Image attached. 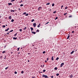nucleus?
Returning <instances> with one entry per match:
<instances>
[{"instance_id":"1","label":"nucleus","mask_w":78,"mask_h":78,"mask_svg":"<svg viewBox=\"0 0 78 78\" xmlns=\"http://www.w3.org/2000/svg\"><path fill=\"white\" fill-rule=\"evenodd\" d=\"M42 77H44L45 78H48V77L47 76L44 74L42 75Z\"/></svg>"},{"instance_id":"2","label":"nucleus","mask_w":78,"mask_h":78,"mask_svg":"<svg viewBox=\"0 0 78 78\" xmlns=\"http://www.w3.org/2000/svg\"><path fill=\"white\" fill-rule=\"evenodd\" d=\"M64 63H62V64H61L60 67H62L63 66H64Z\"/></svg>"},{"instance_id":"3","label":"nucleus","mask_w":78,"mask_h":78,"mask_svg":"<svg viewBox=\"0 0 78 78\" xmlns=\"http://www.w3.org/2000/svg\"><path fill=\"white\" fill-rule=\"evenodd\" d=\"M33 25L34 27H36V23H34L33 24Z\"/></svg>"},{"instance_id":"4","label":"nucleus","mask_w":78,"mask_h":78,"mask_svg":"<svg viewBox=\"0 0 78 78\" xmlns=\"http://www.w3.org/2000/svg\"><path fill=\"white\" fill-rule=\"evenodd\" d=\"M41 9H42V8H41V7H39L38 9L39 11H40V10H41Z\"/></svg>"},{"instance_id":"5","label":"nucleus","mask_w":78,"mask_h":78,"mask_svg":"<svg viewBox=\"0 0 78 78\" xmlns=\"http://www.w3.org/2000/svg\"><path fill=\"white\" fill-rule=\"evenodd\" d=\"M9 28H8L7 29L5 30V31H8V30H9Z\"/></svg>"},{"instance_id":"6","label":"nucleus","mask_w":78,"mask_h":78,"mask_svg":"<svg viewBox=\"0 0 78 78\" xmlns=\"http://www.w3.org/2000/svg\"><path fill=\"white\" fill-rule=\"evenodd\" d=\"M32 33L33 34H36V32H34V31H32Z\"/></svg>"},{"instance_id":"7","label":"nucleus","mask_w":78,"mask_h":78,"mask_svg":"<svg viewBox=\"0 0 78 78\" xmlns=\"http://www.w3.org/2000/svg\"><path fill=\"white\" fill-rule=\"evenodd\" d=\"M9 5H9H12V3H8Z\"/></svg>"},{"instance_id":"8","label":"nucleus","mask_w":78,"mask_h":78,"mask_svg":"<svg viewBox=\"0 0 78 78\" xmlns=\"http://www.w3.org/2000/svg\"><path fill=\"white\" fill-rule=\"evenodd\" d=\"M13 39H15V40H16L17 39V38L13 37Z\"/></svg>"},{"instance_id":"9","label":"nucleus","mask_w":78,"mask_h":78,"mask_svg":"<svg viewBox=\"0 0 78 78\" xmlns=\"http://www.w3.org/2000/svg\"><path fill=\"white\" fill-rule=\"evenodd\" d=\"M50 4V2H48L46 4V5H49Z\"/></svg>"},{"instance_id":"10","label":"nucleus","mask_w":78,"mask_h":78,"mask_svg":"<svg viewBox=\"0 0 78 78\" xmlns=\"http://www.w3.org/2000/svg\"><path fill=\"white\" fill-rule=\"evenodd\" d=\"M30 29L32 31L33 30V28L31 27H30Z\"/></svg>"},{"instance_id":"11","label":"nucleus","mask_w":78,"mask_h":78,"mask_svg":"<svg viewBox=\"0 0 78 78\" xmlns=\"http://www.w3.org/2000/svg\"><path fill=\"white\" fill-rule=\"evenodd\" d=\"M10 12H14V10H11L10 11Z\"/></svg>"},{"instance_id":"12","label":"nucleus","mask_w":78,"mask_h":78,"mask_svg":"<svg viewBox=\"0 0 78 78\" xmlns=\"http://www.w3.org/2000/svg\"><path fill=\"white\" fill-rule=\"evenodd\" d=\"M11 16H9V19H11Z\"/></svg>"},{"instance_id":"13","label":"nucleus","mask_w":78,"mask_h":78,"mask_svg":"<svg viewBox=\"0 0 78 78\" xmlns=\"http://www.w3.org/2000/svg\"><path fill=\"white\" fill-rule=\"evenodd\" d=\"M73 77V75H72V74L70 76V78H71Z\"/></svg>"},{"instance_id":"14","label":"nucleus","mask_w":78,"mask_h":78,"mask_svg":"<svg viewBox=\"0 0 78 78\" xmlns=\"http://www.w3.org/2000/svg\"><path fill=\"white\" fill-rule=\"evenodd\" d=\"M74 53V51H73L71 53V54H73Z\"/></svg>"},{"instance_id":"15","label":"nucleus","mask_w":78,"mask_h":78,"mask_svg":"<svg viewBox=\"0 0 78 78\" xmlns=\"http://www.w3.org/2000/svg\"><path fill=\"white\" fill-rule=\"evenodd\" d=\"M70 37V35H69L67 37V39H68Z\"/></svg>"},{"instance_id":"16","label":"nucleus","mask_w":78,"mask_h":78,"mask_svg":"<svg viewBox=\"0 0 78 78\" xmlns=\"http://www.w3.org/2000/svg\"><path fill=\"white\" fill-rule=\"evenodd\" d=\"M3 28H5L6 26L5 25H3L2 26Z\"/></svg>"},{"instance_id":"17","label":"nucleus","mask_w":78,"mask_h":78,"mask_svg":"<svg viewBox=\"0 0 78 78\" xmlns=\"http://www.w3.org/2000/svg\"><path fill=\"white\" fill-rule=\"evenodd\" d=\"M53 13L54 14H55V13H56V11H55L54 12H53Z\"/></svg>"},{"instance_id":"18","label":"nucleus","mask_w":78,"mask_h":78,"mask_svg":"<svg viewBox=\"0 0 78 78\" xmlns=\"http://www.w3.org/2000/svg\"><path fill=\"white\" fill-rule=\"evenodd\" d=\"M51 59V60H52V61H53V56H52V57Z\"/></svg>"},{"instance_id":"19","label":"nucleus","mask_w":78,"mask_h":78,"mask_svg":"<svg viewBox=\"0 0 78 78\" xmlns=\"http://www.w3.org/2000/svg\"><path fill=\"white\" fill-rule=\"evenodd\" d=\"M14 19L12 20H11L12 22H14Z\"/></svg>"},{"instance_id":"20","label":"nucleus","mask_w":78,"mask_h":78,"mask_svg":"<svg viewBox=\"0 0 78 78\" xmlns=\"http://www.w3.org/2000/svg\"><path fill=\"white\" fill-rule=\"evenodd\" d=\"M56 75V76H59V73H57Z\"/></svg>"},{"instance_id":"21","label":"nucleus","mask_w":78,"mask_h":78,"mask_svg":"<svg viewBox=\"0 0 78 78\" xmlns=\"http://www.w3.org/2000/svg\"><path fill=\"white\" fill-rule=\"evenodd\" d=\"M52 6H55V4L53 3L52 5Z\"/></svg>"},{"instance_id":"22","label":"nucleus","mask_w":78,"mask_h":78,"mask_svg":"<svg viewBox=\"0 0 78 78\" xmlns=\"http://www.w3.org/2000/svg\"><path fill=\"white\" fill-rule=\"evenodd\" d=\"M34 19H33V20H31L32 22H34Z\"/></svg>"},{"instance_id":"23","label":"nucleus","mask_w":78,"mask_h":78,"mask_svg":"<svg viewBox=\"0 0 78 78\" xmlns=\"http://www.w3.org/2000/svg\"><path fill=\"white\" fill-rule=\"evenodd\" d=\"M15 74H17V73L16 71L14 72Z\"/></svg>"},{"instance_id":"24","label":"nucleus","mask_w":78,"mask_h":78,"mask_svg":"<svg viewBox=\"0 0 78 78\" xmlns=\"http://www.w3.org/2000/svg\"><path fill=\"white\" fill-rule=\"evenodd\" d=\"M26 29H27V27H25L24 28L23 30H26Z\"/></svg>"},{"instance_id":"25","label":"nucleus","mask_w":78,"mask_h":78,"mask_svg":"<svg viewBox=\"0 0 78 78\" xmlns=\"http://www.w3.org/2000/svg\"><path fill=\"white\" fill-rule=\"evenodd\" d=\"M55 70H57V69H58V68H57V67H55L54 68Z\"/></svg>"},{"instance_id":"26","label":"nucleus","mask_w":78,"mask_h":78,"mask_svg":"<svg viewBox=\"0 0 78 78\" xmlns=\"http://www.w3.org/2000/svg\"><path fill=\"white\" fill-rule=\"evenodd\" d=\"M12 31H13V30H12L9 32V33H10V32H12Z\"/></svg>"},{"instance_id":"27","label":"nucleus","mask_w":78,"mask_h":78,"mask_svg":"<svg viewBox=\"0 0 78 78\" xmlns=\"http://www.w3.org/2000/svg\"><path fill=\"white\" fill-rule=\"evenodd\" d=\"M58 59H59V57H57L56 58V60H58Z\"/></svg>"},{"instance_id":"28","label":"nucleus","mask_w":78,"mask_h":78,"mask_svg":"<svg viewBox=\"0 0 78 78\" xmlns=\"http://www.w3.org/2000/svg\"><path fill=\"white\" fill-rule=\"evenodd\" d=\"M17 51H19V49H20V48H17Z\"/></svg>"},{"instance_id":"29","label":"nucleus","mask_w":78,"mask_h":78,"mask_svg":"<svg viewBox=\"0 0 78 78\" xmlns=\"http://www.w3.org/2000/svg\"><path fill=\"white\" fill-rule=\"evenodd\" d=\"M8 69V67H7L5 68V70H7V69Z\"/></svg>"},{"instance_id":"30","label":"nucleus","mask_w":78,"mask_h":78,"mask_svg":"<svg viewBox=\"0 0 78 78\" xmlns=\"http://www.w3.org/2000/svg\"><path fill=\"white\" fill-rule=\"evenodd\" d=\"M15 1V0H12L11 1V2H14Z\"/></svg>"},{"instance_id":"31","label":"nucleus","mask_w":78,"mask_h":78,"mask_svg":"<svg viewBox=\"0 0 78 78\" xmlns=\"http://www.w3.org/2000/svg\"><path fill=\"white\" fill-rule=\"evenodd\" d=\"M5 52L6 51H4L2 52V53H5Z\"/></svg>"},{"instance_id":"32","label":"nucleus","mask_w":78,"mask_h":78,"mask_svg":"<svg viewBox=\"0 0 78 78\" xmlns=\"http://www.w3.org/2000/svg\"><path fill=\"white\" fill-rule=\"evenodd\" d=\"M23 6V4H21L20 5V6Z\"/></svg>"},{"instance_id":"33","label":"nucleus","mask_w":78,"mask_h":78,"mask_svg":"<svg viewBox=\"0 0 78 78\" xmlns=\"http://www.w3.org/2000/svg\"><path fill=\"white\" fill-rule=\"evenodd\" d=\"M45 71H46V70H45V69H44V70H43V72H45Z\"/></svg>"},{"instance_id":"34","label":"nucleus","mask_w":78,"mask_h":78,"mask_svg":"<svg viewBox=\"0 0 78 78\" xmlns=\"http://www.w3.org/2000/svg\"><path fill=\"white\" fill-rule=\"evenodd\" d=\"M66 14H67V13H65L64 14V16H66Z\"/></svg>"},{"instance_id":"35","label":"nucleus","mask_w":78,"mask_h":78,"mask_svg":"<svg viewBox=\"0 0 78 78\" xmlns=\"http://www.w3.org/2000/svg\"><path fill=\"white\" fill-rule=\"evenodd\" d=\"M72 17V15H70V16H69V17Z\"/></svg>"},{"instance_id":"36","label":"nucleus","mask_w":78,"mask_h":78,"mask_svg":"<svg viewBox=\"0 0 78 78\" xmlns=\"http://www.w3.org/2000/svg\"><path fill=\"white\" fill-rule=\"evenodd\" d=\"M43 54H44V53H45V51H44L43 52Z\"/></svg>"},{"instance_id":"37","label":"nucleus","mask_w":78,"mask_h":78,"mask_svg":"<svg viewBox=\"0 0 78 78\" xmlns=\"http://www.w3.org/2000/svg\"><path fill=\"white\" fill-rule=\"evenodd\" d=\"M17 33L15 34L14 35V36H16V35H17Z\"/></svg>"},{"instance_id":"38","label":"nucleus","mask_w":78,"mask_h":78,"mask_svg":"<svg viewBox=\"0 0 78 78\" xmlns=\"http://www.w3.org/2000/svg\"><path fill=\"white\" fill-rule=\"evenodd\" d=\"M26 16H28V14L27 13L26 15Z\"/></svg>"},{"instance_id":"39","label":"nucleus","mask_w":78,"mask_h":78,"mask_svg":"<svg viewBox=\"0 0 78 78\" xmlns=\"http://www.w3.org/2000/svg\"><path fill=\"white\" fill-rule=\"evenodd\" d=\"M21 73H23V71H22L21 72Z\"/></svg>"},{"instance_id":"40","label":"nucleus","mask_w":78,"mask_h":78,"mask_svg":"<svg viewBox=\"0 0 78 78\" xmlns=\"http://www.w3.org/2000/svg\"><path fill=\"white\" fill-rule=\"evenodd\" d=\"M21 32L22 31V29H20L19 30Z\"/></svg>"},{"instance_id":"41","label":"nucleus","mask_w":78,"mask_h":78,"mask_svg":"<svg viewBox=\"0 0 78 78\" xmlns=\"http://www.w3.org/2000/svg\"><path fill=\"white\" fill-rule=\"evenodd\" d=\"M37 32H39V30H37Z\"/></svg>"},{"instance_id":"42","label":"nucleus","mask_w":78,"mask_h":78,"mask_svg":"<svg viewBox=\"0 0 78 78\" xmlns=\"http://www.w3.org/2000/svg\"><path fill=\"white\" fill-rule=\"evenodd\" d=\"M37 27H38V28H39V27H40V26L39 25H37Z\"/></svg>"},{"instance_id":"43","label":"nucleus","mask_w":78,"mask_h":78,"mask_svg":"<svg viewBox=\"0 0 78 78\" xmlns=\"http://www.w3.org/2000/svg\"><path fill=\"white\" fill-rule=\"evenodd\" d=\"M27 14V12H24L23 13V14Z\"/></svg>"},{"instance_id":"44","label":"nucleus","mask_w":78,"mask_h":78,"mask_svg":"<svg viewBox=\"0 0 78 78\" xmlns=\"http://www.w3.org/2000/svg\"><path fill=\"white\" fill-rule=\"evenodd\" d=\"M58 17H55V20H56V19H58Z\"/></svg>"},{"instance_id":"45","label":"nucleus","mask_w":78,"mask_h":78,"mask_svg":"<svg viewBox=\"0 0 78 78\" xmlns=\"http://www.w3.org/2000/svg\"><path fill=\"white\" fill-rule=\"evenodd\" d=\"M68 8V7H66L65 8V9H67Z\"/></svg>"},{"instance_id":"46","label":"nucleus","mask_w":78,"mask_h":78,"mask_svg":"<svg viewBox=\"0 0 78 78\" xmlns=\"http://www.w3.org/2000/svg\"><path fill=\"white\" fill-rule=\"evenodd\" d=\"M49 23V22H47V23H46V24H48V23Z\"/></svg>"},{"instance_id":"47","label":"nucleus","mask_w":78,"mask_h":78,"mask_svg":"<svg viewBox=\"0 0 78 78\" xmlns=\"http://www.w3.org/2000/svg\"><path fill=\"white\" fill-rule=\"evenodd\" d=\"M51 78H53V76H51Z\"/></svg>"},{"instance_id":"48","label":"nucleus","mask_w":78,"mask_h":78,"mask_svg":"<svg viewBox=\"0 0 78 78\" xmlns=\"http://www.w3.org/2000/svg\"><path fill=\"white\" fill-rule=\"evenodd\" d=\"M0 58H3V57L2 56H1Z\"/></svg>"},{"instance_id":"49","label":"nucleus","mask_w":78,"mask_h":78,"mask_svg":"<svg viewBox=\"0 0 78 78\" xmlns=\"http://www.w3.org/2000/svg\"><path fill=\"white\" fill-rule=\"evenodd\" d=\"M9 32L7 34H9Z\"/></svg>"},{"instance_id":"50","label":"nucleus","mask_w":78,"mask_h":78,"mask_svg":"<svg viewBox=\"0 0 78 78\" xmlns=\"http://www.w3.org/2000/svg\"><path fill=\"white\" fill-rule=\"evenodd\" d=\"M73 33H74V31H72V32Z\"/></svg>"},{"instance_id":"51","label":"nucleus","mask_w":78,"mask_h":78,"mask_svg":"<svg viewBox=\"0 0 78 78\" xmlns=\"http://www.w3.org/2000/svg\"><path fill=\"white\" fill-rule=\"evenodd\" d=\"M23 2V1H21V2H20V3H21V2Z\"/></svg>"},{"instance_id":"52","label":"nucleus","mask_w":78,"mask_h":78,"mask_svg":"<svg viewBox=\"0 0 78 78\" xmlns=\"http://www.w3.org/2000/svg\"><path fill=\"white\" fill-rule=\"evenodd\" d=\"M47 61H48V58H47Z\"/></svg>"},{"instance_id":"53","label":"nucleus","mask_w":78,"mask_h":78,"mask_svg":"<svg viewBox=\"0 0 78 78\" xmlns=\"http://www.w3.org/2000/svg\"><path fill=\"white\" fill-rule=\"evenodd\" d=\"M63 6H64L62 5V6H61V8H62Z\"/></svg>"},{"instance_id":"54","label":"nucleus","mask_w":78,"mask_h":78,"mask_svg":"<svg viewBox=\"0 0 78 78\" xmlns=\"http://www.w3.org/2000/svg\"><path fill=\"white\" fill-rule=\"evenodd\" d=\"M30 54H31L30 53H28V55H30Z\"/></svg>"},{"instance_id":"55","label":"nucleus","mask_w":78,"mask_h":78,"mask_svg":"<svg viewBox=\"0 0 78 78\" xmlns=\"http://www.w3.org/2000/svg\"><path fill=\"white\" fill-rule=\"evenodd\" d=\"M44 67V65H43V66L42 67Z\"/></svg>"},{"instance_id":"56","label":"nucleus","mask_w":78,"mask_h":78,"mask_svg":"<svg viewBox=\"0 0 78 78\" xmlns=\"http://www.w3.org/2000/svg\"><path fill=\"white\" fill-rule=\"evenodd\" d=\"M28 62H30V60H28Z\"/></svg>"},{"instance_id":"57","label":"nucleus","mask_w":78,"mask_h":78,"mask_svg":"<svg viewBox=\"0 0 78 78\" xmlns=\"http://www.w3.org/2000/svg\"><path fill=\"white\" fill-rule=\"evenodd\" d=\"M47 62V61L46 60L45 61V62Z\"/></svg>"},{"instance_id":"58","label":"nucleus","mask_w":78,"mask_h":78,"mask_svg":"<svg viewBox=\"0 0 78 78\" xmlns=\"http://www.w3.org/2000/svg\"><path fill=\"white\" fill-rule=\"evenodd\" d=\"M35 78V76H34V77H32V78Z\"/></svg>"},{"instance_id":"59","label":"nucleus","mask_w":78,"mask_h":78,"mask_svg":"<svg viewBox=\"0 0 78 78\" xmlns=\"http://www.w3.org/2000/svg\"><path fill=\"white\" fill-rule=\"evenodd\" d=\"M39 25L40 26V25H41V23L39 24V25Z\"/></svg>"},{"instance_id":"60","label":"nucleus","mask_w":78,"mask_h":78,"mask_svg":"<svg viewBox=\"0 0 78 78\" xmlns=\"http://www.w3.org/2000/svg\"><path fill=\"white\" fill-rule=\"evenodd\" d=\"M13 53V52H11V53L12 54Z\"/></svg>"},{"instance_id":"61","label":"nucleus","mask_w":78,"mask_h":78,"mask_svg":"<svg viewBox=\"0 0 78 78\" xmlns=\"http://www.w3.org/2000/svg\"><path fill=\"white\" fill-rule=\"evenodd\" d=\"M6 59V56L5 57V58H4V59Z\"/></svg>"},{"instance_id":"62","label":"nucleus","mask_w":78,"mask_h":78,"mask_svg":"<svg viewBox=\"0 0 78 78\" xmlns=\"http://www.w3.org/2000/svg\"><path fill=\"white\" fill-rule=\"evenodd\" d=\"M42 67V65L41 66V67Z\"/></svg>"},{"instance_id":"63","label":"nucleus","mask_w":78,"mask_h":78,"mask_svg":"<svg viewBox=\"0 0 78 78\" xmlns=\"http://www.w3.org/2000/svg\"><path fill=\"white\" fill-rule=\"evenodd\" d=\"M6 47V46H4V48H5Z\"/></svg>"},{"instance_id":"64","label":"nucleus","mask_w":78,"mask_h":78,"mask_svg":"<svg viewBox=\"0 0 78 78\" xmlns=\"http://www.w3.org/2000/svg\"><path fill=\"white\" fill-rule=\"evenodd\" d=\"M6 26H8V25L6 24Z\"/></svg>"}]
</instances>
